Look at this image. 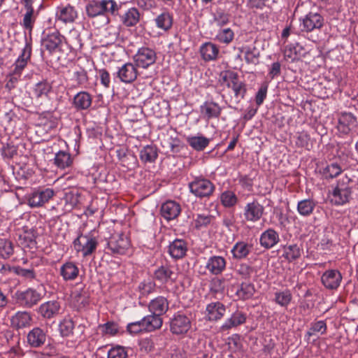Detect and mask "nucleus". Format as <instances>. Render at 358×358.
Masks as SVG:
<instances>
[{
    "mask_svg": "<svg viewBox=\"0 0 358 358\" xmlns=\"http://www.w3.org/2000/svg\"><path fill=\"white\" fill-rule=\"evenodd\" d=\"M120 8L121 5L117 4L115 0H90L85 6V13L90 19L104 17V24H107L110 22L107 15H118Z\"/></svg>",
    "mask_w": 358,
    "mask_h": 358,
    "instance_id": "1",
    "label": "nucleus"
},
{
    "mask_svg": "<svg viewBox=\"0 0 358 358\" xmlns=\"http://www.w3.org/2000/svg\"><path fill=\"white\" fill-rule=\"evenodd\" d=\"M352 179L345 176L337 180L335 185L331 186V190L329 192L331 204L339 206L350 202L352 193V189L350 185Z\"/></svg>",
    "mask_w": 358,
    "mask_h": 358,
    "instance_id": "2",
    "label": "nucleus"
},
{
    "mask_svg": "<svg viewBox=\"0 0 358 358\" xmlns=\"http://www.w3.org/2000/svg\"><path fill=\"white\" fill-rule=\"evenodd\" d=\"M73 248L78 252H82L84 257L91 255L95 252L98 240L95 236V232L90 231L86 234H80L73 241Z\"/></svg>",
    "mask_w": 358,
    "mask_h": 358,
    "instance_id": "3",
    "label": "nucleus"
},
{
    "mask_svg": "<svg viewBox=\"0 0 358 358\" xmlns=\"http://www.w3.org/2000/svg\"><path fill=\"white\" fill-rule=\"evenodd\" d=\"M64 40L65 37L58 30H45L41 40L42 50H47L50 54L60 51Z\"/></svg>",
    "mask_w": 358,
    "mask_h": 358,
    "instance_id": "4",
    "label": "nucleus"
},
{
    "mask_svg": "<svg viewBox=\"0 0 358 358\" xmlns=\"http://www.w3.org/2000/svg\"><path fill=\"white\" fill-rule=\"evenodd\" d=\"M188 185L190 192L200 199L209 198L215 190V185L202 177H196Z\"/></svg>",
    "mask_w": 358,
    "mask_h": 358,
    "instance_id": "5",
    "label": "nucleus"
},
{
    "mask_svg": "<svg viewBox=\"0 0 358 358\" xmlns=\"http://www.w3.org/2000/svg\"><path fill=\"white\" fill-rule=\"evenodd\" d=\"M41 292L33 288L17 290L14 294L15 303L24 308H31L42 299Z\"/></svg>",
    "mask_w": 358,
    "mask_h": 358,
    "instance_id": "6",
    "label": "nucleus"
},
{
    "mask_svg": "<svg viewBox=\"0 0 358 358\" xmlns=\"http://www.w3.org/2000/svg\"><path fill=\"white\" fill-rule=\"evenodd\" d=\"M170 331L174 335H184L192 327L191 315H187L181 312L174 314L170 320Z\"/></svg>",
    "mask_w": 358,
    "mask_h": 358,
    "instance_id": "7",
    "label": "nucleus"
},
{
    "mask_svg": "<svg viewBox=\"0 0 358 358\" xmlns=\"http://www.w3.org/2000/svg\"><path fill=\"white\" fill-rule=\"evenodd\" d=\"M130 246L127 237L124 234H115L111 235L107 242L108 253L112 255H124Z\"/></svg>",
    "mask_w": 358,
    "mask_h": 358,
    "instance_id": "8",
    "label": "nucleus"
},
{
    "mask_svg": "<svg viewBox=\"0 0 358 358\" xmlns=\"http://www.w3.org/2000/svg\"><path fill=\"white\" fill-rule=\"evenodd\" d=\"M55 195L52 188H38L31 193L28 197V205L31 208H39L48 203Z\"/></svg>",
    "mask_w": 358,
    "mask_h": 358,
    "instance_id": "9",
    "label": "nucleus"
},
{
    "mask_svg": "<svg viewBox=\"0 0 358 358\" xmlns=\"http://www.w3.org/2000/svg\"><path fill=\"white\" fill-rule=\"evenodd\" d=\"M264 206L257 199L246 203L243 208V217L246 222H257L264 214Z\"/></svg>",
    "mask_w": 358,
    "mask_h": 358,
    "instance_id": "10",
    "label": "nucleus"
},
{
    "mask_svg": "<svg viewBox=\"0 0 358 358\" xmlns=\"http://www.w3.org/2000/svg\"><path fill=\"white\" fill-rule=\"evenodd\" d=\"M157 59L155 51L148 47H142L139 48L136 54L134 56V60L138 67L147 69L148 66L154 64Z\"/></svg>",
    "mask_w": 358,
    "mask_h": 358,
    "instance_id": "11",
    "label": "nucleus"
},
{
    "mask_svg": "<svg viewBox=\"0 0 358 358\" xmlns=\"http://www.w3.org/2000/svg\"><path fill=\"white\" fill-rule=\"evenodd\" d=\"M32 51V38L25 37V45L22 50L20 55L18 57L13 70L14 75L20 76L22 71L27 66L28 61L30 60Z\"/></svg>",
    "mask_w": 358,
    "mask_h": 358,
    "instance_id": "12",
    "label": "nucleus"
},
{
    "mask_svg": "<svg viewBox=\"0 0 358 358\" xmlns=\"http://www.w3.org/2000/svg\"><path fill=\"white\" fill-rule=\"evenodd\" d=\"M78 17V13L76 8L70 5L58 6L55 12V22L67 24L76 22Z\"/></svg>",
    "mask_w": 358,
    "mask_h": 358,
    "instance_id": "13",
    "label": "nucleus"
},
{
    "mask_svg": "<svg viewBox=\"0 0 358 358\" xmlns=\"http://www.w3.org/2000/svg\"><path fill=\"white\" fill-rule=\"evenodd\" d=\"M136 64L127 62L118 68L116 72V76L119 80L124 83H131L136 80L138 72Z\"/></svg>",
    "mask_w": 358,
    "mask_h": 358,
    "instance_id": "14",
    "label": "nucleus"
},
{
    "mask_svg": "<svg viewBox=\"0 0 358 358\" xmlns=\"http://www.w3.org/2000/svg\"><path fill=\"white\" fill-rule=\"evenodd\" d=\"M324 24L323 17L317 13H309L302 19L301 31L310 32L315 29H320Z\"/></svg>",
    "mask_w": 358,
    "mask_h": 358,
    "instance_id": "15",
    "label": "nucleus"
},
{
    "mask_svg": "<svg viewBox=\"0 0 358 358\" xmlns=\"http://www.w3.org/2000/svg\"><path fill=\"white\" fill-rule=\"evenodd\" d=\"M342 278V275L339 271L329 269L322 275L321 282L325 288L334 290L340 286Z\"/></svg>",
    "mask_w": 358,
    "mask_h": 358,
    "instance_id": "16",
    "label": "nucleus"
},
{
    "mask_svg": "<svg viewBox=\"0 0 358 358\" xmlns=\"http://www.w3.org/2000/svg\"><path fill=\"white\" fill-rule=\"evenodd\" d=\"M226 259L220 255H213L207 259L205 268L211 275H218L225 271Z\"/></svg>",
    "mask_w": 358,
    "mask_h": 358,
    "instance_id": "17",
    "label": "nucleus"
},
{
    "mask_svg": "<svg viewBox=\"0 0 358 358\" xmlns=\"http://www.w3.org/2000/svg\"><path fill=\"white\" fill-rule=\"evenodd\" d=\"M357 117L351 113H342L339 115L337 129L343 134L347 135L357 127Z\"/></svg>",
    "mask_w": 358,
    "mask_h": 358,
    "instance_id": "18",
    "label": "nucleus"
},
{
    "mask_svg": "<svg viewBox=\"0 0 358 358\" xmlns=\"http://www.w3.org/2000/svg\"><path fill=\"white\" fill-rule=\"evenodd\" d=\"M27 340V343L31 348H41L46 342L47 334L43 329L36 327L29 331Z\"/></svg>",
    "mask_w": 358,
    "mask_h": 358,
    "instance_id": "19",
    "label": "nucleus"
},
{
    "mask_svg": "<svg viewBox=\"0 0 358 358\" xmlns=\"http://www.w3.org/2000/svg\"><path fill=\"white\" fill-rule=\"evenodd\" d=\"M187 243L183 239L176 238L169 245V254L175 259H180L185 257L187 252Z\"/></svg>",
    "mask_w": 358,
    "mask_h": 358,
    "instance_id": "20",
    "label": "nucleus"
},
{
    "mask_svg": "<svg viewBox=\"0 0 358 358\" xmlns=\"http://www.w3.org/2000/svg\"><path fill=\"white\" fill-rule=\"evenodd\" d=\"M32 317L27 311H18L10 318V324L13 329H20L31 325Z\"/></svg>",
    "mask_w": 358,
    "mask_h": 358,
    "instance_id": "21",
    "label": "nucleus"
},
{
    "mask_svg": "<svg viewBox=\"0 0 358 358\" xmlns=\"http://www.w3.org/2000/svg\"><path fill=\"white\" fill-rule=\"evenodd\" d=\"M181 208L179 203L174 201H167L161 206V215L167 220L176 218L180 213Z\"/></svg>",
    "mask_w": 358,
    "mask_h": 358,
    "instance_id": "22",
    "label": "nucleus"
},
{
    "mask_svg": "<svg viewBox=\"0 0 358 358\" xmlns=\"http://www.w3.org/2000/svg\"><path fill=\"white\" fill-rule=\"evenodd\" d=\"M246 314L237 310L231 317L227 319L220 327L221 331H227L232 328H235L244 324L246 321Z\"/></svg>",
    "mask_w": 358,
    "mask_h": 358,
    "instance_id": "23",
    "label": "nucleus"
},
{
    "mask_svg": "<svg viewBox=\"0 0 358 358\" xmlns=\"http://www.w3.org/2000/svg\"><path fill=\"white\" fill-rule=\"evenodd\" d=\"M79 268L73 262H66L62 265L59 274L64 281H71L77 278L79 275Z\"/></svg>",
    "mask_w": 358,
    "mask_h": 358,
    "instance_id": "24",
    "label": "nucleus"
},
{
    "mask_svg": "<svg viewBox=\"0 0 358 358\" xmlns=\"http://www.w3.org/2000/svg\"><path fill=\"white\" fill-rule=\"evenodd\" d=\"M280 241L278 233L273 229L269 228L260 236L259 242L262 247L270 249L275 246Z\"/></svg>",
    "mask_w": 358,
    "mask_h": 358,
    "instance_id": "25",
    "label": "nucleus"
},
{
    "mask_svg": "<svg viewBox=\"0 0 358 358\" xmlns=\"http://www.w3.org/2000/svg\"><path fill=\"white\" fill-rule=\"evenodd\" d=\"M307 54L305 48L299 43L290 44L285 47L284 50L285 57L294 62L304 57Z\"/></svg>",
    "mask_w": 358,
    "mask_h": 358,
    "instance_id": "26",
    "label": "nucleus"
},
{
    "mask_svg": "<svg viewBox=\"0 0 358 358\" xmlns=\"http://www.w3.org/2000/svg\"><path fill=\"white\" fill-rule=\"evenodd\" d=\"M92 103V95L87 92L77 93L73 100V106L77 110H87Z\"/></svg>",
    "mask_w": 358,
    "mask_h": 358,
    "instance_id": "27",
    "label": "nucleus"
},
{
    "mask_svg": "<svg viewBox=\"0 0 358 358\" xmlns=\"http://www.w3.org/2000/svg\"><path fill=\"white\" fill-rule=\"evenodd\" d=\"M59 310L60 304L58 301H49L40 306L38 313L43 317L50 319L58 315Z\"/></svg>",
    "mask_w": 358,
    "mask_h": 358,
    "instance_id": "28",
    "label": "nucleus"
},
{
    "mask_svg": "<svg viewBox=\"0 0 358 358\" xmlns=\"http://www.w3.org/2000/svg\"><path fill=\"white\" fill-rule=\"evenodd\" d=\"M148 308L151 313L161 317L169 310L168 300L164 296H157L150 302Z\"/></svg>",
    "mask_w": 358,
    "mask_h": 358,
    "instance_id": "29",
    "label": "nucleus"
},
{
    "mask_svg": "<svg viewBox=\"0 0 358 358\" xmlns=\"http://www.w3.org/2000/svg\"><path fill=\"white\" fill-rule=\"evenodd\" d=\"M206 316L210 321H217L221 319L226 311L224 304L220 302H213L206 306Z\"/></svg>",
    "mask_w": 358,
    "mask_h": 358,
    "instance_id": "30",
    "label": "nucleus"
},
{
    "mask_svg": "<svg viewBox=\"0 0 358 358\" xmlns=\"http://www.w3.org/2000/svg\"><path fill=\"white\" fill-rule=\"evenodd\" d=\"M122 24L127 27L136 26L140 21L141 14L136 8H130L120 15Z\"/></svg>",
    "mask_w": 358,
    "mask_h": 358,
    "instance_id": "31",
    "label": "nucleus"
},
{
    "mask_svg": "<svg viewBox=\"0 0 358 358\" xmlns=\"http://www.w3.org/2000/svg\"><path fill=\"white\" fill-rule=\"evenodd\" d=\"M155 278L162 284L176 280V273L170 266H161L154 273Z\"/></svg>",
    "mask_w": 358,
    "mask_h": 358,
    "instance_id": "32",
    "label": "nucleus"
},
{
    "mask_svg": "<svg viewBox=\"0 0 358 358\" xmlns=\"http://www.w3.org/2000/svg\"><path fill=\"white\" fill-rule=\"evenodd\" d=\"M252 245L245 241H238L234 244L231 252L234 259L241 260L245 259L250 253Z\"/></svg>",
    "mask_w": 358,
    "mask_h": 358,
    "instance_id": "33",
    "label": "nucleus"
},
{
    "mask_svg": "<svg viewBox=\"0 0 358 358\" xmlns=\"http://www.w3.org/2000/svg\"><path fill=\"white\" fill-rule=\"evenodd\" d=\"M220 50L217 45L206 42L200 48V53L203 60L212 61L215 60L218 56Z\"/></svg>",
    "mask_w": 358,
    "mask_h": 358,
    "instance_id": "34",
    "label": "nucleus"
},
{
    "mask_svg": "<svg viewBox=\"0 0 358 358\" xmlns=\"http://www.w3.org/2000/svg\"><path fill=\"white\" fill-rule=\"evenodd\" d=\"M186 141L196 151L204 150L210 143V138L203 135L189 136L186 137Z\"/></svg>",
    "mask_w": 358,
    "mask_h": 358,
    "instance_id": "35",
    "label": "nucleus"
},
{
    "mask_svg": "<svg viewBox=\"0 0 358 358\" xmlns=\"http://www.w3.org/2000/svg\"><path fill=\"white\" fill-rule=\"evenodd\" d=\"M316 206L317 201L314 199H305L298 202L297 212L301 216L308 217L313 214Z\"/></svg>",
    "mask_w": 358,
    "mask_h": 358,
    "instance_id": "36",
    "label": "nucleus"
},
{
    "mask_svg": "<svg viewBox=\"0 0 358 358\" xmlns=\"http://www.w3.org/2000/svg\"><path fill=\"white\" fill-rule=\"evenodd\" d=\"M38 12L36 10H26L23 15V19L20 22V25L27 31L29 34V38H31L32 31L36 23Z\"/></svg>",
    "mask_w": 358,
    "mask_h": 358,
    "instance_id": "37",
    "label": "nucleus"
},
{
    "mask_svg": "<svg viewBox=\"0 0 358 358\" xmlns=\"http://www.w3.org/2000/svg\"><path fill=\"white\" fill-rule=\"evenodd\" d=\"M222 108L215 102H205L201 106V112L205 115L208 119L217 118L221 114Z\"/></svg>",
    "mask_w": 358,
    "mask_h": 358,
    "instance_id": "38",
    "label": "nucleus"
},
{
    "mask_svg": "<svg viewBox=\"0 0 358 358\" xmlns=\"http://www.w3.org/2000/svg\"><path fill=\"white\" fill-rule=\"evenodd\" d=\"M242 52L244 53L245 62L249 64L257 65L259 64L260 51L255 45H247L243 47Z\"/></svg>",
    "mask_w": 358,
    "mask_h": 358,
    "instance_id": "39",
    "label": "nucleus"
},
{
    "mask_svg": "<svg viewBox=\"0 0 358 358\" xmlns=\"http://www.w3.org/2000/svg\"><path fill=\"white\" fill-rule=\"evenodd\" d=\"M282 249V256L289 262H292L299 259L301 255L302 249L297 244L284 245Z\"/></svg>",
    "mask_w": 358,
    "mask_h": 358,
    "instance_id": "40",
    "label": "nucleus"
},
{
    "mask_svg": "<svg viewBox=\"0 0 358 358\" xmlns=\"http://www.w3.org/2000/svg\"><path fill=\"white\" fill-rule=\"evenodd\" d=\"M343 171L340 165L336 162L327 164L325 167L320 169V173L324 179H333L337 177Z\"/></svg>",
    "mask_w": 358,
    "mask_h": 358,
    "instance_id": "41",
    "label": "nucleus"
},
{
    "mask_svg": "<svg viewBox=\"0 0 358 358\" xmlns=\"http://www.w3.org/2000/svg\"><path fill=\"white\" fill-rule=\"evenodd\" d=\"M173 20V15L169 12H164L155 19L157 28L165 31H169L172 27Z\"/></svg>",
    "mask_w": 358,
    "mask_h": 358,
    "instance_id": "42",
    "label": "nucleus"
},
{
    "mask_svg": "<svg viewBox=\"0 0 358 358\" xmlns=\"http://www.w3.org/2000/svg\"><path fill=\"white\" fill-rule=\"evenodd\" d=\"M144 317V322L146 327V332H152L159 329L163 324V320L161 317L152 313Z\"/></svg>",
    "mask_w": 358,
    "mask_h": 358,
    "instance_id": "43",
    "label": "nucleus"
},
{
    "mask_svg": "<svg viewBox=\"0 0 358 358\" xmlns=\"http://www.w3.org/2000/svg\"><path fill=\"white\" fill-rule=\"evenodd\" d=\"M292 300V294L289 289L277 291L274 293L273 301L282 308H287Z\"/></svg>",
    "mask_w": 358,
    "mask_h": 358,
    "instance_id": "44",
    "label": "nucleus"
},
{
    "mask_svg": "<svg viewBox=\"0 0 358 358\" xmlns=\"http://www.w3.org/2000/svg\"><path fill=\"white\" fill-rule=\"evenodd\" d=\"M157 156V149L153 145H148L140 151V159L145 163L155 162Z\"/></svg>",
    "mask_w": 358,
    "mask_h": 358,
    "instance_id": "45",
    "label": "nucleus"
},
{
    "mask_svg": "<svg viewBox=\"0 0 358 358\" xmlns=\"http://www.w3.org/2000/svg\"><path fill=\"white\" fill-rule=\"evenodd\" d=\"M55 164L61 169H64L71 166L73 159L71 155L65 151H59L55 157Z\"/></svg>",
    "mask_w": 358,
    "mask_h": 358,
    "instance_id": "46",
    "label": "nucleus"
},
{
    "mask_svg": "<svg viewBox=\"0 0 358 358\" xmlns=\"http://www.w3.org/2000/svg\"><path fill=\"white\" fill-rule=\"evenodd\" d=\"M227 87L233 90L237 101L244 98L247 91L245 83L240 81L238 77L232 80L230 84H227Z\"/></svg>",
    "mask_w": 358,
    "mask_h": 358,
    "instance_id": "47",
    "label": "nucleus"
},
{
    "mask_svg": "<svg viewBox=\"0 0 358 358\" xmlns=\"http://www.w3.org/2000/svg\"><path fill=\"white\" fill-rule=\"evenodd\" d=\"M52 89L51 83L44 80L35 85L33 92L36 99L41 98L42 96L48 97Z\"/></svg>",
    "mask_w": 358,
    "mask_h": 358,
    "instance_id": "48",
    "label": "nucleus"
},
{
    "mask_svg": "<svg viewBox=\"0 0 358 358\" xmlns=\"http://www.w3.org/2000/svg\"><path fill=\"white\" fill-rule=\"evenodd\" d=\"M75 324L70 317H66L59 324V334L62 337H69L73 334Z\"/></svg>",
    "mask_w": 358,
    "mask_h": 358,
    "instance_id": "49",
    "label": "nucleus"
},
{
    "mask_svg": "<svg viewBox=\"0 0 358 358\" xmlns=\"http://www.w3.org/2000/svg\"><path fill=\"white\" fill-rule=\"evenodd\" d=\"M327 329V327L325 321H317L310 324V328L306 334L309 338L312 336L316 335V334H320L322 335L326 334Z\"/></svg>",
    "mask_w": 358,
    "mask_h": 358,
    "instance_id": "50",
    "label": "nucleus"
},
{
    "mask_svg": "<svg viewBox=\"0 0 358 358\" xmlns=\"http://www.w3.org/2000/svg\"><path fill=\"white\" fill-rule=\"evenodd\" d=\"M213 219L214 217L208 213L197 214L196 217L194 220L195 228L201 229L202 228L207 227Z\"/></svg>",
    "mask_w": 358,
    "mask_h": 358,
    "instance_id": "51",
    "label": "nucleus"
},
{
    "mask_svg": "<svg viewBox=\"0 0 358 358\" xmlns=\"http://www.w3.org/2000/svg\"><path fill=\"white\" fill-rule=\"evenodd\" d=\"M13 245L8 239H0V257L3 259H8L13 254Z\"/></svg>",
    "mask_w": 358,
    "mask_h": 358,
    "instance_id": "52",
    "label": "nucleus"
},
{
    "mask_svg": "<svg viewBox=\"0 0 358 358\" xmlns=\"http://www.w3.org/2000/svg\"><path fill=\"white\" fill-rule=\"evenodd\" d=\"M156 287L155 282L150 280H144L141 282L139 283L138 289L140 292L141 296H146L150 294L155 292Z\"/></svg>",
    "mask_w": 358,
    "mask_h": 358,
    "instance_id": "53",
    "label": "nucleus"
},
{
    "mask_svg": "<svg viewBox=\"0 0 358 358\" xmlns=\"http://www.w3.org/2000/svg\"><path fill=\"white\" fill-rule=\"evenodd\" d=\"M209 289L213 294L222 293L225 289V279L218 277L213 278L210 281Z\"/></svg>",
    "mask_w": 358,
    "mask_h": 358,
    "instance_id": "54",
    "label": "nucleus"
},
{
    "mask_svg": "<svg viewBox=\"0 0 358 358\" xmlns=\"http://www.w3.org/2000/svg\"><path fill=\"white\" fill-rule=\"evenodd\" d=\"M220 200L222 204L224 207L230 208L234 206L236 204L238 198L235 193L232 191H225L222 193Z\"/></svg>",
    "mask_w": 358,
    "mask_h": 358,
    "instance_id": "55",
    "label": "nucleus"
},
{
    "mask_svg": "<svg viewBox=\"0 0 358 358\" xmlns=\"http://www.w3.org/2000/svg\"><path fill=\"white\" fill-rule=\"evenodd\" d=\"M255 292V287L251 283H242L239 289L237 290V295L242 299H250Z\"/></svg>",
    "mask_w": 358,
    "mask_h": 358,
    "instance_id": "56",
    "label": "nucleus"
},
{
    "mask_svg": "<svg viewBox=\"0 0 358 358\" xmlns=\"http://www.w3.org/2000/svg\"><path fill=\"white\" fill-rule=\"evenodd\" d=\"M213 20L217 25L222 27L229 22V14L222 8H217L213 13Z\"/></svg>",
    "mask_w": 358,
    "mask_h": 358,
    "instance_id": "57",
    "label": "nucleus"
},
{
    "mask_svg": "<svg viewBox=\"0 0 358 358\" xmlns=\"http://www.w3.org/2000/svg\"><path fill=\"white\" fill-rule=\"evenodd\" d=\"M234 38V32L230 28L220 29L216 36V38L220 43L229 44Z\"/></svg>",
    "mask_w": 358,
    "mask_h": 358,
    "instance_id": "58",
    "label": "nucleus"
},
{
    "mask_svg": "<svg viewBox=\"0 0 358 358\" xmlns=\"http://www.w3.org/2000/svg\"><path fill=\"white\" fill-rule=\"evenodd\" d=\"M13 273L25 279L32 280L36 278V273L31 266L29 268H24L20 266H13Z\"/></svg>",
    "mask_w": 358,
    "mask_h": 358,
    "instance_id": "59",
    "label": "nucleus"
},
{
    "mask_svg": "<svg viewBox=\"0 0 358 358\" xmlns=\"http://www.w3.org/2000/svg\"><path fill=\"white\" fill-rule=\"evenodd\" d=\"M127 356L126 349L120 345L113 347L108 352V358H127Z\"/></svg>",
    "mask_w": 358,
    "mask_h": 358,
    "instance_id": "60",
    "label": "nucleus"
},
{
    "mask_svg": "<svg viewBox=\"0 0 358 358\" xmlns=\"http://www.w3.org/2000/svg\"><path fill=\"white\" fill-rule=\"evenodd\" d=\"M35 231L34 229L25 230L22 234L20 235V239H23L25 246L31 248L36 243Z\"/></svg>",
    "mask_w": 358,
    "mask_h": 358,
    "instance_id": "61",
    "label": "nucleus"
},
{
    "mask_svg": "<svg viewBox=\"0 0 358 358\" xmlns=\"http://www.w3.org/2000/svg\"><path fill=\"white\" fill-rule=\"evenodd\" d=\"M253 271V268L245 263L239 264L236 269L237 273L244 279L250 278Z\"/></svg>",
    "mask_w": 358,
    "mask_h": 358,
    "instance_id": "62",
    "label": "nucleus"
},
{
    "mask_svg": "<svg viewBox=\"0 0 358 358\" xmlns=\"http://www.w3.org/2000/svg\"><path fill=\"white\" fill-rule=\"evenodd\" d=\"M17 148L14 145L7 143L2 147L1 153L3 157L11 159L17 155Z\"/></svg>",
    "mask_w": 358,
    "mask_h": 358,
    "instance_id": "63",
    "label": "nucleus"
},
{
    "mask_svg": "<svg viewBox=\"0 0 358 358\" xmlns=\"http://www.w3.org/2000/svg\"><path fill=\"white\" fill-rule=\"evenodd\" d=\"M267 90L268 85L266 83L262 84L255 96V102L257 106H260L263 103L266 97Z\"/></svg>",
    "mask_w": 358,
    "mask_h": 358,
    "instance_id": "64",
    "label": "nucleus"
}]
</instances>
